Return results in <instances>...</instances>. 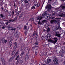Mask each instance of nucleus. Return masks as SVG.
<instances>
[{
  "instance_id": "nucleus-1",
  "label": "nucleus",
  "mask_w": 65,
  "mask_h": 65,
  "mask_svg": "<svg viewBox=\"0 0 65 65\" xmlns=\"http://www.w3.org/2000/svg\"><path fill=\"white\" fill-rule=\"evenodd\" d=\"M55 19H57V20H56L55 19H53L51 20L50 21V23L51 24H52L55 23H57V24H59V20H60L61 19L59 18H55Z\"/></svg>"
},
{
  "instance_id": "nucleus-2",
  "label": "nucleus",
  "mask_w": 65,
  "mask_h": 65,
  "mask_svg": "<svg viewBox=\"0 0 65 65\" xmlns=\"http://www.w3.org/2000/svg\"><path fill=\"white\" fill-rule=\"evenodd\" d=\"M54 40H55L54 41L52 40L49 39L48 40V41L49 42H51L52 43H54V44H55L57 42V39H58V38H57L55 37L54 38Z\"/></svg>"
},
{
  "instance_id": "nucleus-3",
  "label": "nucleus",
  "mask_w": 65,
  "mask_h": 65,
  "mask_svg": "<svg viewBox=\"0 0 65 65\" xmlns=\"http://www.w3.org/2000/svg\"><path fill=\"white\" fill-rule=\"evenodd\" d=\"M60 32L58 31H56L55 32V36H56L57 37H60L61 35L60 34H59Z\"/></svg>"
},
{
  "instance_id": "nucleus-4",
  "label": "nucleus",
  "mask_w": 65,
  "mask_h": 65,
  "mask_svg": "<svg viewBox=\"0 0 65 65\" xmlns=\"http://www.w3.org/2000/svg\"><path fill=\"white\" fill-rule=\"evenodd\" d=\"M53 61L55 65H58V59H57L55 58L53 60Z\"/></svg>"
},
{
  "instance_id": "nucleus-5",
  "label": "nucleus",
  "mask_w": 65,
  "mask_h": 65,
  "mask_svg": "<svg viewBox=\"0 0 65 65\" xmlns=\"http://www.w3.org/2000/svg\"><path fill=\"white\" fill-rule=\"evenodd\" d=\"M29 57H30V56L28 54H26V55L25 57V61H27L28 60L29 58Z\"/></svg>"
},
{
  "instance_id": "nucleus-6",
  "label": "nucleus",
  "mask_w": 65,
  "mask_h": 65,
  "mask_svg": "<svg viewBox=\"0 0 65 65\" xmlns=\"http://www.w3.org/2000/svg\"><path fill=\"white\" fill-rule=\"evenodd\" d=\"M1 61H2V62L3 65H6L5 62V61H4V58H1Z\"/></svg>"
},
{
  "instance_id": "nucleus-7",
  "label": "nucleus",
  "mask_w": 65,
  "mask_h": 65,
  "mask_svg": "<svg viewBox=\"0 0 65 65\" xmlns=\"http://www.w3.org/2000/svg\"><path fill=\"white\" fill-rule=\"evenodd\" d=\"M50 37H51V34H48L47 35V36L45 37V38H46V39H49L50 38Z\"/></svg>"
},
{
  "instance_id": "nucleus-8",
  "label": "nucleus",
  "mask_w": 65,
  "mask_h": 65,
  "mask_svg": "<svg viewBox=\"0 0 65 65\" xmlns=\"http://www.w3.org/2000/svg\"><path fill=\"white\" fill-rule=\"evenodd\" d=\"M46 8L47 9H48L49 10L51 9L52 8V7H51V5H49L48 6H47L46 7Z\"/></svg>"
},
{
  "instance_id": "nucleus-9",
  "label": "nucleus",
  "mask_w": 65,
  "mask_h": 65,
  "mask_svg": "<svg viewBox=\"0 0 65 65\" xmlns=\"http://www.w3.org/2000/svg\"><path fill=\"white\" fill-rule=\"evenodd\" d=\"M52 61V60L51 59H47L46 61V64H49L51 61Z\"/></svg>"
},
{
  "instance_id": "nucleus-10",
  "label": "nucleus",
  "mask_w": 65,
  "mask_h": 65,
  "mask_svg": "<svg viewBox=\"0 0 65 65\" xmlns=\"http://www.w3.org/2000/svg\"><path fill=\"white\" fill-rule=\"evenodd\" d=\"M43 18V17H41V16H38V17L37 18V20H39V21H40V20H41V19H42Z\"/></svg>"
},
{
  "instance_id": "nucleus-11",
  "label": "nucleus",
  "mask_w": 65,
  "mask_h": 65,
  "mask_svg": "<svg viewBox=\"0 0 65 65\" xmlns=\"http://www.w3.org/2000/svg\"><path fill=\"white\" fill-rule=\"evenodd\" d=\"M21 51H23V52H25L26 50V48L25 47H22L21 48Z\"/></svg>"
},
{
  "instance_id": "nucleus-12",
  "label": "nucleus",
  "mask_w": 65,
  "mask_h": 65,
  "mask_svg": "<svg viewBox=\"0 0 65 65\" xmlns=\"http://www.w3.org/2000/svg\"><path fill=\"white\" fill-rule=\"evenodd\" d=\"M62 5H61L60 6V7H62L61 8L62 9H63V10H64L65 9V6H62Z\"/></svg>"
},
{
  "instance_id": "nucleus-13",
  "label": "nucleus",
  "mask_w": 65,
  "mask_h": 65,
  "mask_svg": "<svg viewBox=\"0 0 65 65\" xmlns=\"http://www.w3.org/2000/svg\"><path fill=\"white\" fill-rule=\"evenodd\" d=\"M61 27L60 26H57L56 27V30H60L61 29Z\"/></svg>"
},
{
  "instance_id": "nucleus-14",
  "label": "nucleus",
  "mask_w": 65,
  "mask_h": 65,
  "mask_svg": "<svg viewBox=\"0 0 65 65\" xmlns=\"http://www.w3.org/2000/svg\"><path fill=\"white\" fill-rule=\"evenodd\" d=\"M50 18V16H48L47 15H46L45 16V17L44 18H45V19H48V18Z\"/></svg>"
},
{
  "instance_id": "nucleus-15",
  "label": "nucleus",
  "mask_w": 65,
  "mask_h": 65,
  "mask_svg": "<svg viewBox=\"0 0 65 65\" xmlns=\"http://www.w3.org/2000/svg\"><path fill=\"white\" fill-rule=\"evenodd\" d=\"M13 60V58L12 57L10 59H9V61L10 62H11Z\"/></svg>"
},
{
  "instance_id": "nucleus-16",
  "label": "nucleus",
  "mask_w": 65,
  "mask_h": 65,
  "mask_svg": "<svg viewBox=\"0 0 65 65\" xmlns=\"http://www.w3.org/2000/svg\"><path fill=\"white\" fill-rule=\"evenodd\" d=\"M60 52L61 53V54H64L65 52L63 49H62L61 50Z\"/></svg>"
},
{
  "instance_id": "nucleus-17",
  "label": "nucleus",
  "mask_w": 65,
  "mask_h": 65,
  "mask_svg": "<svg viewBox=\"0 0 65 65\" xmlns=\"http://www.w3.org/2000/svg\"><path fill=\"white\" fill-rule=\"evenodd\" d=\"M35 54H34V56L35 57L36 56V55L37 54V51H35Z\"/></svg>"
},
{
  "instance_id": "nucleus-18",
  "label": "nucleus",
  "mask_w": 65,
  "mask_h": 65,
  "mask_svg": "<svg viewBox=\"0 0 65 65\" xmlns=\"http://www.w3.org/2000/svg\"><path fill=\"white\" fill-rule=\"evenodd\" d=\"M34 6H36L37 4V3L36 2H35V1H34Z\"/></svg>"
},
{
  "instance_id": "nucleus-19",
  "label": "nucleus",
  "mask_w": 65,
  "mask_h": 65,
  "mask_svg": "<svg viewBox=\"0 0 65 65\" xmlns=\"http://www.w3.org/2000/svg\"><path fill=\"white\" fill-rule=\"evenodd\" d=\"M24 2H25V3H29V1L27 0H24Z\"/></svg>"
},
{
  "instance_id": "nucleus-20",
  "label": "nucleus",
  "mask_w": 65,
  "mask_h": 65,
  "mask_svg": "<svg viewBox=\"0 0 65 65\" xmlns=\"http://www.w3.org/2000/svg\"><path fill=\"white\" fill-rule=\"evenodd\" d=\"M24 53H25V52H24V51H23L20 54V56H21V57H22V56H23V55L24 54Z\"/></svg>"
},
{
  "instance_id": "nucleus-21",
  "label": "nucleus",
  "mask_w": 65,
  "mask_h": 65,
  "mask_svg": "<svg viewBox=\"0 0 65 65\" xmlns=\"http://www.w3.org/2000/svg\"><path fill=\"white\" fill-rule=\"evenodd\" d=\"M38 24H40V25H42V23H41V22H40V21H38Z\"/></svg>"
},
{
  "instance_id": "nucleus-22",
  "label": "nucleus",
  "mask_w": 65,
  "mask_h": 65,
  "mask_svg": "<svg viewBox=\"0 0 65 65\" xmlns=\"http://www.w3.org/2000/svg\"><path fill=\"white\" fill-rule=\"evenodd\" d=\"M60 57H64V54H63V53H61L60 54Z\"/></svg>"
},
{
  "instance_id": "nucleus-23",
  "label": "nucleus",
  "mask_w": 65,
  "mask_h": 65,
  "mask_svg": "<svg viewBox=\"0 0 65 65\" xmlns=\"http://www.w3.org/2000/svg\"><path fill=\"white\" fill-rule=\"evenodd\" d=\"M58 11H60V12H62V9L61 8H59Z\"/></svg>"
},
{
  "instance_id": "nucleus-24",
  "label": "nucleus",
  "mask_w": 65,
  "mask_h": 65,
  "mask_svg": "<svg viewBox=\"0 0 65 65\" xmlns=\"http://www.w3.org/2000/svg\"><path fill=\"white\" fill-rule=\"evenodd\" d=\"M1 40L2 42H3V43H4V41L5 40L4 39V38H3Z\"/></svg>"
},
{
  "instance_id": "nucleus-25",
  "label": "nucleus",
  "mask_w": 65,
  "mask_h": 65,
  "mask_svg": "<svg viewBox=\"0 0 65 65\" xmlns=\"http://www.w3.org/2000/svg\"><path fill=\"white\" fill-rule=\"evenodd\" d=\"M12 39H11L9 42V44H11V43H12Z\"/></svg>"
},
{
  "instance_id": "nucleus-26",
  "label": "nucleus",
  "mask_w": 65,
  "mask_h": 65,
  "mask_svg": "<svg viewBox=\"0 0 65 65\" xmlns=\"http://www.w3.org/2000/svg\"><path fill=\"white\" fill-rule=\"evenodd\" d=\"M19 34L15 36V37L17 38H19Z\"/></svg>"
},
{
  "instance_id": "nucleus-27",
  "label": "nucleus",
  "mask_w": 65,
  "mask_h": 65,
  "mask_svg": "<svg viewBox=\"0 0 65 65\" xmlns=\"http://www.w3.org/2000/svg\"><path fill=\"white\" fill-rule=\"evenodd\" d=\"M46 22V20H43L42 21L41 23L43 24V23H45V22Z\"/></svg>"
},
{
  "instance_id": "nucleus-28",
  "label": "nucleus",
  "mask_w": 65,
  "mask_h": 65,
  "mask_svg": "<svg viewBox=\"0 0 65 65\" xmlns=\"http://www.w3.org/2000/svg\"><path fill=\"white\" fill-rule=\"evenodd\" d=\"M31 8L32 9H35V6H32Z\"/></svg>"
},
{
  "instance_id": "nucleus-29",
  "label": "nucleus",
  "mask_w": 65,
  "mask_h": 65,
  "mask_svg": "<svg viewBox=\"0 0 65 65\" xmlns=\"http://www.w3.org/2000/svg\"><path fill=\"white\" fill-rule=\"evenodd\" d=\"M16 30V28H12L11 29V30L12 31H15V30Z\"/></svg>"
},
{
  "instance_id": "nucleus-30",
  "label": "nucleus",
  "mask_w": 65,
  "mask_h": 65,
  "mask_svg": "<svg viewBox=\"0 0 65 65\" xmlns=\"http://www.w3.org/2000/svg\"><path fill=\"white\" fill-rule=\"evenodd\" d=\"M50 31V28H48L47 29V32H49V31Z\"/></svg>"
},
{
  "instance_id": "nucleus-31",
  "label": "nucleus",
  "mask_w": 65,
  "mask_h": 65,
  "mask_svg": "<svg viewBox=\"0 0 65 65\" xmlns=\"http://www.w3.org/2000/svg\"><path fill=\"white\" fill-rule=\"evenodd\" d=\"M52 29L54 31H55V30L56 29V28H55V27H53Z\"/></svg>"
},
{
  "instance_id": "nucleus-32",
  "label": "nucleus",
  "mask_w": 65,
  "mask_h": 65,
  "mask_svg": "<svg viewBox=\"0 0 65 65\" xmlns=\"http://www.w3.org/2000/svg\"><path fill=\"white\" fill-rule=\"evenodd\" d=\"M45 38H45V37H44L43 36L42 37H41V39L42 40H43Z\"/></svg>"
},
{
  "instance_id": "nucleus-33",
  "label": "nucleus",
  "mask_w": 65,
  "mask_h": 65,
  "mask_svg": "<svg viewBox=\"0 0 65 65\" xmlns=\"http://www.w3.org/2000/svg\"><path fill=\"white\" fill-rule=\"evenodd\" d=\"M26 28H27V26H26V25H25L24 28V30H26Z\"/></svg>"
},
{
  "instance_id": "nucleus-34",
  "label": "nucleus",
  "mask_w": 65,
  "mask_h": 65,
  "mask_svg": "<svg viewBox=\"0 0 65 65\" xmlns=\"http://www.w3.org/2000/svg\"><path fill=\"white\" fill-rule=\"evenodd\" d=\"M7 40H5L4 42V43H6V42H7Z\"/></svg>"
},
{
  "instance_id": "nucleus-35",
  "label": "nucleus",
  "mask_w": 65,
  "mask_h": 65,
  "mask_svg": "<svg viewBox=\"0 0 65 65\" xmlns=\"http://www.w3.org/2000/svg\"><path fill=\"white\" fill-rule=\"evenodd\" d=\"M22 15H23L22 14H21V15H20V16L19 17V18L20 19V18H21V17H22Z\"/></svg>"
},
{
  "instance_id": "nucleus-36",
  "label": "nucleus",
  "mask_w": 65,
  "mask_h": 65,
  "mask_svg": "<svg viewBox=\"0 0 65 65\" xmlns=\"http://www.w3.org/2000/svg\"><path fill=\"white\" fill-rule=\"evenodd\" d=\"M19 55H18V56H17L16 58V59H15L16 60H17L18 59V58H19Z\"/></svg>"
},
{
  "instance_id": "nucleus-37",
  "label": "nucleus",
  "mask_w": 65,
  "mask_h": 65,
  "mask_svg": "<svg viewBox=\"0 0 65 65\" xmlns=\"http://www.w3.org/2000/svg\"><path fill=\"white\" fill-rule=\"evenodd\" d=\"M18 52H19V51H17L16 52V53L15 54V55H16V56H17L18 55Z\"/></svg>"
},
{
  "instance_id": "nucleus-38",
  "label": "nucleus",
  "mask_w": 65,
  "mask_h": 65,
  "mask_svg": "<svg viewBox=\"0 0 65 65\" xmlns=\"http://www.w3.org/2000/svg\"><path fill=\"white\" fill-rule=\"evenodd\" d=\"M17 48V46H14V49H16Z\"/></svg>"
},
{
  "instance_id": "nucleus-39",
  "label": "nucleus",
  "mask_w": 65,
  "mask_h": 65,
  "mask_svg": "<svg viewBox=\"0 0 65 65\" xmlns=\"http://www.w3.org/2000/svg\"><path fill=\"white\" fill-rule=\"evenodd\" d=\"M36 32L35 31H34L33 35H35L36 34Z\"/></svg>"
},
{
  "instance_id": "nucleus-40",
  "label": "nucleus",
  "mask_w": 65,
  "mask_h": 65,
  "mask_svg": "<svg viewBox=\"0 0 65 65\" xmlns=\"http://www.w3.org/2000/svg\"><path fill=\"white\" fill-rule=\"evenodd\" d=\"M46 15V14H45L44 13H43L42 14L43 17H44V16H45Z\"/></svg>"
},
{
  "instance_id": "nucleus-41",
  "label": "nucleus",
  "mask_w": 65,
  "mask_h": 65,
  "mask_svg": "<svg viewBox=\"0 0 65 65\" xmlns=\"http://www.w3.org/2000/svg\"><path fill=\"white\" fill-rule=\"evenodd\" d=\"M14 45L15 46H17V42H15V43Z\"/></svg>"
},
{
  "instance_id": "nucleus-42",
  "label": "nucleus",
  "mask_w": 65,
  "mask_h": 65,
  "mask_svg": "<svg viewBox=\"0 0 65 65\" xmlns=\"http://www.w3.org/2000/svg\"><path fill=\"white\" fill-rule=\"evenodd\" d=\"M20 64H22V63H23V61H20Z\"/></svg>"
},
{
  "instance_id": "nucleus-43",
  "label": "nucleus",
  "mask_w": 65,
  "mask_h": 65,
  "mask_svg": "<svg viewBox=\"0 0 65 65\" xmlns=\"http://www.w3.org/2000/svg\"><path fill=\"white\" fill-rule=\"evenodd\" d=\"M25 35H27V31H25Z\"/></svg>"
},
{
  "instance_id": "nucleus-44",
  "label": "nucleus",
  "mask_w": 65,
  "mask_h": 65,
  "mask_svg": "<svg viewBox=\"0 0 65 65\" xmlns=\"http://www.w3.org/2000/svg\"><path fill=\"white\" fill-rule=\"evenodd\" d=\"M2 19H3V20H4V19H5V16H3L2 17Z\"/></svg>"
},
{
  "instance_id": "nucleus-45",
  "label": "nucleus",
  "mask_w": 65,
  "mask_h": 65,
  "mask_svg": "<svg viewBox=\"0 0 65 65\" xmlns=\"http://www.w3.org/2000/svg\"><path fill=\"white\" fill-rule=\"evenodd\" d=\"M5 28V27L4 26H3V27H2V29H4Z\"/></svg>"
},
{
  "instance_id": "nucleus-46",
  "label": "nucleus",
  "mask_w": 65,
  "mask_h": 65,
  "mask_svg": "<svg viewBox=\"0 0 65 65\" xmlns=\"http://www.w3.org/2000/svg\"><path fill=\"white\" fill-rule=\"evenodd\" d=\"M4 11L5 12H6L7 11V10H6V9H4Z\"/></svg>"
},
{
  "instance_id": "nucleus-47",
  "label": "nucleus",
  "mask_w": 65,
  "mask_h": 65,
  "mask_svg": "<svg viewBox=\"0 0 65 65\" xmlns=\"http://www.w3.org/2000/svg\"><path fill=\"white\" fill-rule=\"evenodd\" d=\"M44 55H47V53L46 52H44Z\"/></svg>"
},
{
  "instance_id": "nucleus-48",
  "label": "nucleus",
  "mask_w": 65,
  "mask_h": 65,
  "mask_svg": "<svg viewBox=\"0 0 65 65\" xmlns=\"http://www.w3.org/2000/svg\"><path fill=\"white\" fill-rule=\"evenodd\" d=\"M44 13L46 15L47 14V11H45Z\"/></svg>"
},
{
  "instance_id": "nucleus-49",
  "label": "nucleus",
  "mask_w": 65,
  "mask_h": 65,
  "mask_svg": "<svg viewBox=\"0 0 65 65\" xmlns=\"http://www.w3.org/2000/svg\"><path fill=\"white\" fill-rule=\"evenodd\" d=\"M21 12L20 11H18L17 13V14H18V15H19V13H20V12Z\"/></svg>"
},
{
  "instance_id": "nucleus-50",
  "label": "nucleus",
  "mask_w": 65,
  "mask_h": 65,
  "mask_svg": "<svg viewBox=\"0 0 65 65\" xmlns=\"http://www.w3.org/2000/svg\"><path fill=\"white\" fill-rule=\"evenodd\" d=\"M14 53H15V52H14V51H13L12 52V55H14Z\"/></svg>"
},
{
  "instance_id": "nucleus-51",
  "label": "nucleus",
  "mask_w": 65,
  "mask_h": 65,
  "mask_svg": "<svg viewBox=\"0 0 65 65\" xmlns=\"http://www.w3.org/2000/svg\"><path fill=\"white\" fill-rule=\"evenodd\" d=\"M10 26L9 25L8 26V29L10 30Z\"/></svg>"
},
{
  "instance_id": "nucleus-52",
  "label": "nucleus",
  "mask_w": 65,
  "mask_h": 65,
  "mask_svg": "<svg viewBox=\"0 0 65 65\" xmlns=\"http://www.w3.org/2000/svg\"><path fill=\"white\" fill-rule=\"evenodd\" d=\"M35 44L36 45H38V43L37 42H36L35 43Z\"/></svg>"
},
{
  "instance_id": "nucleus-53",
  "label": "nucleus",
  "mask_w": 65,
  "mask_h": 65,
  "mask_svg": "<svg viewBox=\"0 0 65 65\" xmlns=\"http://www.w3.org/2000/svg\"><path fill=\"white\" fill-rule=\"evenodd\" d=\"M21 2V3H22V2H23V1H24V0H21V1H20Z\"/></svg>"
},
{
  "instance_id": "nucleus-54",
  "label": "nucleus",
  "mask_w": 65,
  "mask_h": 65,
  "mask_svg": "<svg viewBox=\"0 0 65 65\" xmlns=\"http://www.w3.org/2000/svg\"><path fill=\"white\" fill-rule=\"evenodd\" d=\"M18 63H19V61L17 60V63H16L17 65V64H18Z\"/></svg>"
},
{
  "instance_id": "nucleus-55",
  "label": "nucleus",
  "mask_w": 65,
  "mask_h": 65,
  "mask_svg": "<svg viewBox=\"0 0 65 65\" xmlns=\"http://www.w3.org/2000/svg\"><path fill=\"white\" fill-rule=\"evenodd\" d=\"M6 24L7 25H8V22H6Z\"/></svg>"
},
{
  "instance_id": "nucleus-56",
  "label": "nucleus",
  "mask_w": 65,
  "mask_h": 65,
  "mask_svg": "<svg viewBox=\"0 0 65 65\" xmlns=\"http://www.w3.org/2000/svg\"><path fill=\"white\" fill-rule=\"evenodd\" d=\"M0 16L2 17V18L3 16V15L2 14H1L0 15Z\"/></svg>"
},
{
  "instance_id": "nucleus-57",
  "label": "nucleus",
  "mask_w": 65,
  "mask_h": 65,
  "mask_svg": "<svg viewBox=\"0 0 65 65\" xmlns=\"http://www.w3.org/2000/svg\"><path fill=\"white\" fill-rule=\"evenodd\" d=\"M39 4H38L37 5V7H39Z\"/></svg>"
},
{
  "instance_id": "nucleus-58",
  "label": "nucleus",
  "mask_w": 65,
  "mask_h": 65,
  "mask_svg": "<svg viewBox=\"0 0 65 65\" xmlns=\"http://www.w3.org/2000/svg\"><path fill=\"white\" fill-rule=\"evenodd\" d=\"M15 21V18H14V19H13L12 22H14Z\"/></svg>"
},
{
  "instance_id": "nucleus-59",
  "label": "nucleus",
  "mask_w": 65,
  "mask_h": 65,
  "mask_svg": "<svg viewBox=\"0 0 65 65\" xmlns=\"http://www.w3.org/2000/svg\"><path fill=\"white\" fill-rule=\"evenodd\" d=\"M12 13H13V15H14V11H13Z\"/></svg>"
},
{
  "instance_id": "nucleus-60",
  "label": "nucleus",
  "mask_w": 65,
  "mask_h": 65,
  "mask_svg": "<svg viewBox=\"0 0 65 65\" xmlns=\"http://www.w3.org/2000/svg\"><path fill=\"white\" fill-rule=\"evenodd\" d=\"M54 18H55V17H53L51 18V19H54Z\"/></svg>"
},
{
  "instance_id": "nucleus-61",
  "label": "nucleus",
  "mask_w": 65,
  "mask_h": 65,
  "mask_svg": "<svg viewBox=\"0 0 65 65\" xmlns=\"http://www.w3.org/2000/svg\"><path fill=\"white\" fill-rule=\"evenodd\" d=\"M18 28H19V29H21V27H19Z\"/></svg>"
},
{
  "instance_id": "nucleus-62",
  "label": "nucleus",
  "mask_w": 65,
  "mask_h": 65,
  "mask_svg": "<svg viewBox=\"0 0 65 65\" xmlns=\"http://www.w3.org/2000/svg\"><path fill=\"white\" fill-rule=\"evenodd\" d=\"M21 58L22 59H24V56H22Z\"/></svg>"
},
{
  "instance_id": "nucleus-63",
  "label": "nucleus",
  "mask_w": 65,
  "mask_h": 65,
  "mask_svg": "<svg viewBox=\"0 0 65 65\" xmlns=\"http://www.w3.org/2000/svg\"><path fill=\"white\" fill-rule=\"evenodd\" d=\"M1 9H2V10H3V9H4V8H3V7H2Z\"/></svg>"
},
{
  "instance_id": "nucleus-64",
  "label": "nucleus",
  "mask_w": 65,
  "mask_h": 65,
  "mask_svg": "<svg viewBox=\"0 0 65 65\" xmlns=\"http://www.w3.org/2000/svg\"><path fill=\"white\" fill-rule=\"evenodd\" d=\"M63 65H65V61L63 62Z\"/></svg>"
}]
</instances>
